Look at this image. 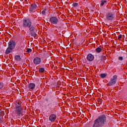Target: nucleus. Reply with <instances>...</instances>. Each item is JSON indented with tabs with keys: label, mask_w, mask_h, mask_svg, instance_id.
Masks as SVG:
<instances>
[{
	"label": "nucleus",
	"mask_w": 127,
	"mask_h": 127,
	"mask_svg": "<svg viewBox=\"0 0 127 127\" xmlns=\"http://www.w3.org/2000/svg\"><path fill=\"white\" fill-rule=\"evenodd\" d=\"M105 125H107V116L102 115L94 120L92 127H103Z\"/></svg>",
	"instance_id": "1"
},
{
	"label": "nucleus",
	"mask_w": 127,
	"mask_h": 127,
	"mask_svg": "<svg viewBox=\"0 0 127 127\" xmlns=\"http://www.w3.org/2000/svg\"><path fill=\"white\" fill-rule=\"evenodd\" d=\"M22 26L25 28H29V29L34 27V26L32 25V20L29 18H25L23 19Z\"/></svg>",
	"instance_id": "2"
},
{
	"label": "nucleus",
	"mask_w": 127,
	"mask_h": 127,
	"mask_svg": "<svg viewBox=\"0 0 127 127\" xmlns=\"http://www.w3.org/2000/svg\"><path fill=\"white\" fill-rule=\"evenodd\" d=\"M15 107V112L17 114L18 117H20V115L22 114V109L21 108V105H18L17 103L14 104Z\"/></svg>",
	"instance_id": "3"
},
{
	"label": "nucleus",
	"mask_w": 127,
	"mask_h": 127,
	"mask_svg": "<svg viewBox=\"0 0 127 127\" xmlns=\"http://www.w3.org/2000/svg\"><path fill=\"white\" fill-rule=\"evenodd\" d=\"M118 78V76L116 75H114L111 79V80L107 84V85L109 87L111 86H114L116 83H117V79Z\"/></svg>",
	"instance_id": "4"
},
{
	"label": "nucleus",
	"mask_w": 127,
	"mask_h": 127,
	"mask_svg": "<svg viewBox=\"0 0 127 127\" xmlns=\"http://www.w3.org/2000/svg\"><path fill=\"white\" fill-rule=\"evenodd\" d=\"M49 21L52 24H55L56 25V24H58L59 20L58 19V18L56 16H52L50 18Z\"/></svg>",
	"instance_id": "5"
},
{
	"label": "nucleus",
	"mask_w": 127,
	"mask_h": 127,
	"mask_svg": "<svg viewBox=\"0 0 127 127\" xmlns=\"http://www.w3.org/2000/svg\"><path fill=\"white\" fill-rule=\"evenodd\" d=\"M35 30V27H34L31 29H29V31L30 33L31 36H32V37H34L35 38L37 34H36V33H35V32H34Z\"/></svg>",
	"instance_id": "6"
},
{
	"label": "nucleus",
	"mask_w": 127,
	"mask_h": 127,
	"mask_svg": "<svg viewBox=\"0 0 127 127\" xmlns=\"http://www.w3.org/2000/svg\"><path fill=\"white\" fill-rule=\"evenodd\" d=\"M8 47L14 49L15 48V42L13 40H11L8 43Z\"/></svg>",
	"instance_id": "7"
},
{
	"label": "nucleus",
	"mask_w": 127,
	"mask_h": 127,
	"mask_svg": "<svg viewBox=\"0 0 127 127\" xmlns=\"http://www.w3.org/2000/svg\"><path fill=\"white\" fill-rule=\"evenodd\" d=\"M36 8H37V5H36V4H32L29 7V11H30V12L35 11Z\"/></svg>",
	"instance_id": "8"
},
{
	"label": "nucleus",
	"mask_w": 127,
	"mask_h": 127,
	"mask_svg": "<svg viewBox=\"0 0 127 127\" xmlns=\"http://www.w3.org/2000/svg\"><path fill=\"white\" fill-rule=\"evenodd\" d=\"M114 14L112 13H109L106 15V19H107V20L112 21L114 19Z\"/></svg>",
	"instance_id": "9"
},
{
	"label": "nucleus",
	"mask_w": 127,
	"mask_h": 127,
	"mask_svg": "<svg viewBox=\"0 0 127 127\" xmlns=\"http://www.w3.org/2000/svg\"><path fill=\"white\" fill-rule=\"evenodd\" d=\"M86 59L87 61H89V62H92V61L94 60V55H93L92 54H89L87 56Z\"/></svg>",
	"instance_id": "10"
},
{
	"label": "nucleus",
	"mask_w": 127,
	"mask_h": 127,
	"mask_svg": "<svg viewBox=\"0 0 127 127\" xmlns=\"http://www.w3.org/2000/svg\"><path fill=\"white\" fill-rule=\"evenodd\" d=\"M33 62L36 65L40 64V62H41V59L39 57H36L34 59Z\"/></svg>",
	"instance_id": "11"
},
{
	"label": "nucleus",
	"mask_w": 127,
	"mask_h": 127,
	"mask_svg": "<svg viewBox=\"0 0 127 127\" xmlns=\"http://www.w3.org/2000/svg\"><path fill=\"white\" fill-rule=\"evenodd\" d=\"M28 88L29 90H34V89H35V84L30 83L29 84Z\"/></svg>",
	"instance_id": "12"
},
{
	"label": "nucleus",
	"mask_w": 127,
	"mask_h": 127,
	"mask_svg": "<svg viewBox=\"0 0 127 127\" xmlns=\"http://www.w3.org/2000/svg\"><path fill=\"white\" fill-rule=\"evenodd\" d=\"M49 120L51 122H54L56 120V115L52 114L49 117Z\"/></svg>",
	"instance_id": "13"
},
{
	"label": "nucleus",
	"mask_w": 127,
	"mask_h": 127,
	"mask_svg": "<svg viewBox=\"0 0 127 127\" xmlns=\"http://www.w3.org/2000/svg\"><path fill=\"white\" fill-rule=\"evenodd\" d=\"M13 50V49L11 48H9V47H8V48L6 49L5 52V54L6 55L9 54V53H10Z\"/></svg>",
	"instance_id": "14"
},
{
	"label": "nucleus",
	"mask_w": 127,
	"mask_h": 127,
	"mask_svg": "<svg viewBox=\"0 0 127 127\" xmlns=\"http://www.w3.org/2000/svg\"><path fill=\"white\" fill-rule=\"evenodd\" d=\"M14 59L16 61H20L21 60V58H20V56L19 55H16L14 57Z\"/></svg>",
	"instance_id": "15"
},
{
	"label": "nucleus",
	"mask_w": 127,
	"mask_h": 127,
	"mask_svg": "<svg viewBox=\"0 0 127 127\" xmlns=\"http://www.w3.org/2000/svg\"><path fill=\"white\" fill-rule=\"evenodd\" d=\"M95 51L96 53H101V51H102V49L100 47H98L96 49Z\"/></svg>",
	"instance_id": "16"
},
{
	"label": "nucleus",
	"mask_w": 127,
	"mask_h": 127,
	"mask_svg": "<svg viewBox=\"0 0 127 127\" xmlns=\"http://www.w3.org/2000/svg\"><path fill=\"white\" fill-rule=\"evenodd\" d=\"M44 71H45V69L43 67L40 68L39 69V72L40 73H43V72H44Z\"/></svg>",
	"instance_id": "17"
},
{
	"label": "nucleus",
	"mask_w": 127,
	"mask_h": 127,
	"mask_svg": "<svg viewBox=\"0 0 127 127\" xmlns=\"http://www.w3.org/2000/svg\"><path fill=\"white\" fill-rule=\"evenodd\" d=\"M107 77V74L105 73H102L100 74V78H106Z\"/></svg>",
	"instance_id": "18"
},
{
	"label": "nucleus",
	"mask_w": 127,
	"mask_h": 127,
	"mask_svg": "<svg viewBox=\"0 0 127 127\" xmlns=\"http://www.w3.org/2000/svg\"><path fill=\"white\" fill-rule=\"evenodd\" d=\"M100 2H101V5L103 6V5H104L105 3L107 2V0H101Z\"/></svg>",
	"instance_id": "19"
},
{
	"label": "nucleus",
	"mask_w": 127,
	"mask_h": 127,
	"mask_svg": "<svg viewBox=\"0 0 127 127\" xmlns=\"http://www.w3.org/2000/svg\"><path fill=\"white\" fill-rule=\"evenodd\" d=\"M3 86H4V85L3 84V83L2 82H0V90H1V89H2V88H3Z\"/></svg>",
	"instance_id": "20"
},
{
	"label": "nucleus",
	"mask_w": 127,
	"mask_h": 127,
	"mask_svg": "<svg viewBox=\"0 0 127 127\" xmlns=\"http://www.w3.org/2000/svg\"><path fill=\"white\" fill-rule=\"evenodd\" d=\"M46 8L44 9V10L42 11V15H45V13L46 12Z\"/></svg>",
	"instance_id": "21"
},
{
	"label": "nucleus",
	"mask_w": 127,
	"mask_h": 127,
	"mask_svg": "<svg viewBox=\"0 0 127 127\" xmlns=\"http://www.w3.org/2000/svg\"><path fill=\"white\" fill-rule=\"evenodd\" d=\"M101 60H104L106 59V56L101 55L100 56Z\"/></svg>",
	"instance_id": "22"
},
{
	"label": "nucleus",
	"mask_w": 127,
	"mask_h": 127,
	"mask_svg": "<svg viewBox=\"0 0 127 127\" xmlns=\"http://www.w3.org/2000/svg\"><path fill=\"white\" fill-rule=\"evenodd\" d=\"M32 51V50L31 49L27 48V51L26 52L27 53H29L30 52H31Z\"/></svg>",
	"instance_id": "23"
},
{
	"label": "nucleus",
	"mask_w": 127,
	"mask_h": 127,
	"mask_svg": "<svg viewBox=\"0 0 127 127\" xmlns=\"http://www.w3.org/2000/svg\"><path fill=\"white\" fill-rule=\"evenodd\" d=\"M118 60H119L120 61H123V60H124V57H118Z\"/></svg>",
	"instance_id": "24"
},
{
	"label": "nucleus",
	"mask_w": 127,
	"mask_h": 127,
	"mask_svg": "<svg viewBox=\"0 0 127 127\" xmlns=\"http://www.w3.org/2000/svg\"><path fill=\"white\" fill-rule=\"evenodd\" d=\"M73 6H74V7H76V6H77V5H78V3L77 2H74L72 4Z\"/></svg>",
	"instance_id": "25"
},
{
	"label": "nucleus",
	"mask_w": 127,
	"mask_h": 127,
	"mask_svg": "<svg viewBox=\"0 0 127 127\" xmlns=\"http://www.w3.org/2000/svg\"><path fill=\"white\" fill-rule=\"evenodd\" d=\"M122 34H120V35H119L118 40H121V39L122 38Z\"/></svg>",
	"instance_id": "26"
},
{
	"label": "nucleus",
	"mask_w": 127,
	"mask_h": 127,
	"mask_svg": "<svg viewBox=\"0 0 127 127\" xmlns=\"http://www.w3.org/2000/svg\"><path fill=\"white\" fill-rule=\"evenodd\" d=\"M54 104H55V102H52L50 103V105H51V106H54Z\"/></svg>",
	"instance_id": "27"
},
{
	"label": "nucleus",
	"mask_w": 127,
	"mask_h": 127,
	"mask_svg": "<svg viewBox=\"0 0 127 127\" xmlns=\"http://www.w3.org/2000/svg\"><path fill=\"white\" fill-rule=\"evenodd\" d=\"M15 104H17V105H18V106H21V104H20L19 102H16Z\"/></svg>",
	"instance_id": "28"
},
{
	"label": "nucleus",
	"mask_w": 127,
	"mask_h": 127,
	"mask_svg": "<svg viewBox=\"0 0 127 127\" xmlns=\"http://www.w3.org/2000/svg\"><path fill=\"white\" fill-rule=\"evenodd\" d=\"M2 123H3V121L1 119H0V124H2Z\"/></svg>",
	"instance_id": "29"
},
{
	"label": "nucleus",
	"mask_w": 127,
	"mask_h": 127,
	"mask_svg": "<svg viewBox=\"0 0 127 127\" xmlns=\"http://www.w3.org/2000/svg\"><path fill=\"white\" fill-rule=\"evenodd\" d=\"M98 101H99L100 103H102V99H99L98 100Z\"/></svg>",
	"instance_id": "30"
},
{
	"label": "nucleus",
	"mask_w": 127,
	"mask_h": 127,
	"mask_svg": "<svg viewBox=\"0 0 127 127\" xmlns=\"http://www.w3.org/2000/svg\"><path fill=\"white\" fill-rule=\"evenodd\" d=\"M37 82L38 83V84L39 85V83H40V81L38 80V81H37Z\"/></svg>",
	"instance_id": "31"
},
{
	"label": "nucleus",
	"mask_w": 127,
	"mask_h": 127,
	"mask_svg": "<svg viewBox=\"0 0 127 127\" xmlns=\"http://www.w3.org/2000/svg\"><path fill=\"white\" fill-rule=\"evenodd\" d=\"M62 27H61V26H59V28L60 29H61Z\"/></svg>",
	"instance_id": "32"
},
{
	"label": "nucleus",
	"mask_w": 127,
	"mask_h": 127,
	"mask_svg": "<svg viewBox=\"0 0 127 127\" xmlns=\"http://www.w3.org/2000/svg\"><path fill=\"white\" fill-rule=\"evenodd\" d=\"M46 102H48V99H46Z\"/></svg>",
	"instance_id": "33"
},
{
	"label": "nucleus",
	"mask_w": 127,
	"mask_h": 127,
	"mask_svg": "<svg viewBox=\"0 0 127 127\" xmlns=\"http://www.w3.org/2000/svg\"><path fill=\"white\" fill-rule=\"evenodd\" d=\"M48 106H50V105H49V104H48Z\"/></svg>",
	"instance_id": "34"
}]
</instances>
